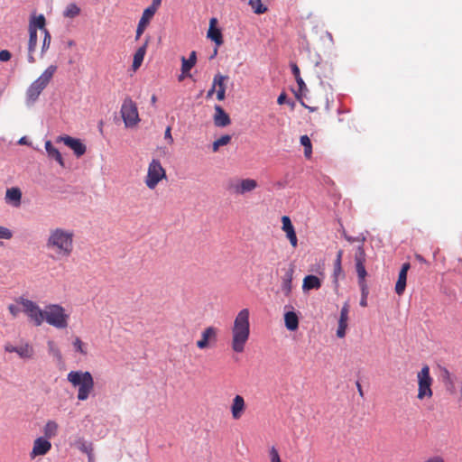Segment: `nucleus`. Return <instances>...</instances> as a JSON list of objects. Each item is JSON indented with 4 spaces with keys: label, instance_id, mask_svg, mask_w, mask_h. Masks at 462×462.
Masks as SVG:
<instances>
[{
    "label": "nucleus",
    "instance_id": "obj_1",
    "mask_svg": "<svg viewBox=\"0 0 462 462\" xmlns=\"http://www.w3.org/2000/svg\"><path fill=\"white\" fill-rule=\"evenodd\" d=\"M74 231L63 227L51 228L46 239V248L57 259L69 258L74 250Z\"/></svg>",
    "mask_w": 462,
    "mask_h": 462
},
{
    "label": "nucleus",
    "instance_id": "obj_2",
    "mask_svg": "<svg viewBox=\"0 0 462 462\" xmlns=\"http://www.w3.org/2000/svg\"><path fill=\"white\" fill-rule=\"evenodd\" d=\"M250 311L242 309L236 316L231 328V348L235 353H243L250 337Z\"/></svg>",
    "mask_w": 462,
    "mask_h": 462
},
{
    "label": "nucleus",
    "instance_id": "obj_3",
    "mask_svg": "<svg viewBox=\"0 0 462 462\" xmlns=\"http://www.w3.org/2000/svg\"><path fill=\"white\" fill-rule=\"evenodd\" d=\"M67 380L75 388H78L77 398L79 401H86L94 392L95 382L88 371H70L67 375Z\"/></svg>",
    "mask_w": 462,
    "mask_h": 462
},
{
    "label": "nucleus",
    "instance_id": "obj_4",
    "mask_svg": "<svg viewBox=\"0 0 462 462\" xmlns=\"http://www.w3.org/2000/svg\"><path fill=\"white\" fill-rule=\"evenodd\" d=\"M43 322L58 328L64 329L69 326V314L60 304H49L43 310Z\"/></svg>",
    "mask_w": 462,
    "mask_h": 462
},
{
    "label": "nucleus",
    "instance_id": "obj_5",
    "mask_svg": "<svg viewBox=\"0 0 462 462\" xmlns=\"http://www.w3.org/2000/svg\"><path fill=\"white\" fill-rule=\"evenodd\" d=\"M57 71L56 65H50L38 79H36L26 90L28 103H34L43 89L48 86Z\"/></svg>",
    "mask_w": 462,
    "mask_h": 462
},
{
    "label": "nucleus",
    "instance_id": "obj_6",
    "mask_svg": "<svg viewBox=\"0 0 462 462\" xmlns=\"http://www.w3.org/2000/svg\"><path fill=\"white\" fill-rule=\"evenodd\" d=\"M417 399L420 401L430 399L433 396V378L430 375V370L428 365H423L421 369L417 373Z\"/></svg>",
    "mask_w": 462,
    "mask_h": 462
},
{
    "label": "nucleus",
    "instance_id": "obj_7",
    "mask_svg": "<svg viewBox=\"0 0 462 462\" xmlns=\"http://www.w3.org/2000/svg\"><path fill=\"white\" fill-rule=\"evenodd\" d=\"M166 171L158 159H152L147 169L144 183L150 189H154L159 182L166 179Z\"/></svg>",
    "mask_w": 462,
    "mask_h": 462
},
{
    "label": "nucleus",
    "instance_id": "obj_8",
    "mask_svg": "<svg viewBox=\"0 0 462 462\" xmlns=\"http://www.w3.org/2000/svg\"><path fill=\"white\" fill-rule=\"evenodd\" d=\"M120 114L125 127H134L140 122L137 106L130 97L124 99Z\"/></svg>",
    "mask_w": 462,
    "mask_h": 462
},
{
    "label": "nucleus",
    "instance_id": "obj_9",
    "mask_svg": "<svg viewBox=\"0 0 462 462\" xmlns=\"http://www.w3.org/2000/svg\"><path fill=\"white\" fill-rule=\"evenodd\" d=\"M17 301L23 306V311L35 326L39 327L43 323V310H41L35 302L24 298H20Z\"/></svg>",
    "mask_w": 462,
    "mask_h": 462
},
{
    "label": "nucleus",
    "instance_id": "obj_10",
    "mask_svg": "<svg viewBox=\"0 0 462 462\" xmlns=\"http://www.w3.org/2000/svg\"><path fill=\"white\" fill-rule=\"evenodd\" d=\"M257 181L254 179H238L229 181L227 189L236 195L251 192L257 188Z\"/></svg>",
    "mask_w": 462,
    "mask_h": 462
},
{
    "label": "nucleus",
    "instance_id": "obj_11",
    "mask_svg": "<svg viewBox=\"0 0 462 462\" xmlns=\"http://www.w3.org/2000/svg\"><path fill=\"white\" fill-rule=\"evenodd\" d=\"M4 348L7 353H16L17 356L23 360L32 359L35 355L33 346L27 341H22L18 346L6 343Z\"/></svg>",
    "mask_w": 462,
    "mask_h": 462
},
{
    "label": "nucleus",
    "instance_id": "obj_12",
    "mask_svg": "<svg viewBox=\"0 0 462 462\" xmlns=\"http://www.w3.org/2000/svg\"><path fill=\"white\" fill-rule=\"evenodd\" d=\"M217 328L213 326L205 328L201 332L200 338L196 343L197 347L204 350L214 346L217 342Z\"/></svg>",
    "mask_w": 462,
    "mask_h": 462
},
{
    "label": "nucleus",
    "instance_id": "obj_13",
    "mask_svg": "<svg viewBox=\"0 0 462 462\" xmlns=\"http://www.w3.org/2000/svg\"><path fill=\"white\" fill-rule=\"evenodd\" d=\"M364 242L365 237L361 239V244L357 246L356 253H355V263H356V270L357 273L359 283L363 284L365 282V279L367 275L366 270H365V259L366 254L364 249Z\"/></svg>",
    "mask_w": 462,
    "mask_h": 462
},
{
    "label": "nucleus",
    "instance_id": "obj_14",
    "mask_svg": "<svg viewBox=\"0 0 462 462\" xmlns=\"http://www.w3.org/2000/svg\"><path fill=\"white\" fill-rule=\"evenodd\" d=\"M51 449V443L49 439L43 437H38L34 439L32 451L30 452L31 459L37 457L45 456Z\"/></svg>",
    "mask_w": 462,
    "mask_h": 462
},
{
    "label": "nucleus",
    "instance_id": "obj_15",
    "mask_svg": "<svg viewBox=\"0 0 462 462\" xmlns=\"http://www.w3.org/2000/svg\"><path fill=\"white\" fill-rule=\"evenodd\" d=\"M57 142H62L66 146L69 147L77 157L82 156L87 151L86 145L79 139L69 135L58 137Z\"/></svg>",
    "mask_w": 462,
    "mask_h": 462
},
{
    "label": "nucleus",
    "instance_id": "obj_16",
    "mask_svg": "<svg viewBox=\"0 0 462 462\" xmlns=\"http://www.w3.org/2000/svg\"><path fill=\"white\" fill-rule=\"evenodd\" d=\"M246 409L245 399L242 395H236L232 400L230 411L234 420H240Z\"/></svg>",
    "mask_w": 462,
    "mask_h": 462
},
{
    "label": "nucleus",
    "instance_id": "obj_17",
    "mask_svg": "<svg viewBox=\"0 0 462 462\" xmlns=\"http://www.w3.org/2000/svg\"><path fill=\"white\" fill-rule=\"evenodd\" d=\"M282 229L286 233V236L289 239L291 246L293 248H296L298 245V239H297L294 226L291 221V218L288 216H283L282 217Z\"/></svg>",
    "mask_w": 462,
    "mask_h": 462
},
{
    "label": "nucleus",
    "instance_id": "obj_18",
    "mask_svg": "<svg viewBox=\"0 0 462 462\" xmlns=\"http://www.w3.org/2000/svg\"><path fill=\"white\" fill-rule=\"evenodd\" d=\"M411 268L410 263H404L399 272L398 279L395 284V292L399 296L402 295L406 288L407 273Z\"/></svg>",
    "mask_w": 462,
    "mask_h": 462
},
{
    "label": "nucleus",
    "instance_id": "obj_19",
    "mask_svg": "<svg viewBox=\"0 0 462 462\" xmlns=\"http://www.w3.org/2000/svg\"><path fill=\"white\" fill-rule=\"evenodd\" d=\"M348 313H349V305L346 302L340 311V317L338 320V327L337 329V336L339 338H342L346 336V330L347 328V320H348Z\"/></svg>",
    "mask_w": 462,
    "mask_h": 462
},
{
    "label": "nucleus",
    "instance_id": "obj_20",
    "mask_svg": "<svg viewBox=\"0 0 462 462\" xmlns=\"http://www.w3.org/2000/svg\"><path fill=\"white\" fill-rule=\"evenodd\" d=\"M215 114L213 116V121L216 126L225 127L231 124V119L228 114L218 105H216Z\"/></svg>",
    "mask_w": 462,
    "mask_h": 462
},
{
    "label": "nucleus",
    "instance_id": "obj_21",
    "mask_svg": "<svg viewBox=\"0 0 462 462\" xmlns=\"http://www.w3.org/2000/svg\"><path fill=\"white\" fill-rule=\"evenodd\" d=\"M38 42V34L37 31L35 30L34 26H29V41H28V62L29 63H34L35 58H34V51L36 50Z\"/></svg>",
    "mask_w": 462,
    "mask_h": 462
},
{
    "label": "nucleus",
    "instance_id": "obj_22",
    "mask_svg": "<svg viewBox=\"0 0 462 462\" xmlns=\"http://www.w3.org/2000/svg\"><path fill=\"white\" fill-rule=\"evenodd\" d=\"M214 88H216L217 98L219 101H222L226 97V81L228 77L217 73L214 76Z\"/></svg>",
    "mask_w": 462,
    "mask_h": 462
},
{
    "label": "nucleus",
    "instance_id": "obj_23",
    "mask_svg": "<svg viewBox=\"0 0 462 462\" xmlns=\"http://www.w3.org/2000/svg\"><path fill=\"white\" fill-rule=\"evenodd\" d=\"M5 202L14 208H19L22 202V191L17 187L7 189L5 197Z\"/></svg>",
    "mask_w": 462,
    "mask_h": 462
},
{
    "label": "nucleus",
    "instance_id": "obj_24",
    "mask_svg": "<svg viewBox=\"0 0 462 462\" xmlns=\"http://www.w3.org/2000/svg\"><path fill=\"white\" fill-rule=\"evenodd\" d=\"M217 19L211 18L209 21V28L208 31V37L213 41L218 47L223 44V36L221 31L216 27Z\"/></svg>",
    "mask_w": 462,
    "mask_h": 462
},
{
    "label": "nucleus",
    "instance_id": "obj_25",
    "mask_svg": "<svg viewBox=\"0 0 462 462\" xmlns=\"http://www.w3.org/2000/svg\"><path fill=\"white\" fill-rule=\"evenodd\" d=\"M294 273V267L291 264L282 278V291L288 296L291 291V282Z\"/></svg>",
    "mask_w": 462,
    "mask_h": 462
},
{
    "label": "nucleus",
    "instance_id": "obj_26",
    "mask_svg": "<svg viewBox=\"0 0 462 462\" xmlns=\"http://www.w3.org/2000/svg\"><path fill=\"white\" fill-rule=\"evenodd\" d=\"M147 46L148 40H146L145 42L141 47H139L134 54L132 68L134 71L141 67L146 53Z\"/></svg>",
    "mask_w": 462,
    "mask_h": 462
},
{
    "label": "nucleus",
    "instance_id": "obj_27",
    "mask_svg": "<svg viewBox=\"0 0 462 462\" xmlns=\"http://www.w3.org/2000/svg\"><path fill=\"white\" fill-rule=\"evenodd\" d=\"M321 287V281L316 275H307L303 279V291L318 290Z\"/></svg>",
    "mask_w": 462,
    "mask_h": 462
},
{
    "label": "nucleus",
    "instance_id": "obj_28",
    "mask_svg": "<svg viewBox=\"0 0 462 462\" xmlns=\"http://www.w3.org/2000/svg\"><path fill=\"white\" fill-rule=\"evenodd\" d=\"M197 62V53L195 51H192L189 54V59H186L184 56L181 57V72L183 74H188L190 69L196 65Z\"/></svg>",
    "mask_w": 462,
    "mask_h": 462
},
{
    "label": "nucleus",
    "instance_id": "obj_29",
    "mask_svg": "<svg viewBox=\"0 0 462 462\" xmlns=\"http://www.w3.org/2000/svg\"><path fill=\"white\" fill-rule=\"evenodd\" d=\"M45 150L50 158L54 159L60 166L64 167L63 158L57 148H55L51 141L45 142Z\"/></svg>",
    "mask_w": 462,
    "mask_h": 462
},
{
    "label": "nucleus",
    "instance_id": "obj_30",
    "mask_svg": "<svg viewBox=\"0 0 462 462\" xmlns=\"http://www.w3.org/2000/svg\"><path fill=\"white\" fill-rule=\"evenodd\" d=\"M58 429H59V425L56 421L51 420H48L43 427V430H42L43 436L42 437L46 438L47 439L50 440L51 439L57 436Z\"/></svg>",
    "mask_w": 462,
    "mask_h": 462
},
{
    "label": "nucleus",
    "instance_id": "obj_31",
    "mask_svg": "<svg viewBox=\"0 0 462 462\" xmlns=\"http://www.w3.org/2000/svg\"><path fill=\"white\" fill-rule=\"evenodd\" d=\"M284 322L287 329L294 331L299 327V318L294 311H288L284 314Z\"/></svg>",
    "mask_w": 462,
    "mask_h": 462
},
{
    "label": "nucleus",
    "instance_id": "obj_32",
    "mask_svg": "<svg viewBox=\"0 0 462 462\" xmlns=\"http://www.w3.org/2000/svg\"><path fill=\"white\" fill-rule=\"evenodd\" d=\"M47 346L49 354L58 362H62V355L57 344L52 340H49Z\"/></svg>",
    "mask_w": 462,
    "mask_h": 462
},
{
    "label": "nucleus",
    "instance_id": "obj_33",
    "mask_svg": "<svg viewBox=\"0 0 462 462\" xmlns=\"http://www.w3.org/2000/svg\"><path fill=\"white\" fill-rule=\"evenodd\" d=\"M249 5L253 11L257 14H262L267 12V6L263 4L262 0H249Z\"/></svg>",
    "mask_w": 462,
    "mask_h": 462
},
{
    "label": "nucleus",
    "instance_id": "obj_34",
    "mask_svg": "<svg viewBox=\"0 0 462 462\" xmlns=\"http://www.w3.org/2000/svg\"><path fill=\"white\" fill-rule=\"evenodd\" d=\"M300 141V144L304 147L305 157L310 159L312 154V144L310 137L308 135H301Z\"/></svg>",
    "mask_w": 462,
    "mask_h": 462
},
{
    "label": "nucleus",
    "instance_id": "obj_35",
    "mask_svg": "<svg viewBox=\"0 0 462 462\" xmlns=\"http://www.w3.org/2000/svg\"><path fill=\"white\" fill-rule=\"evenodd\" d=\"M74 350L82 356L88 355L87 344L84 343L79 337H76L72 342Z\"/></svg>",
    "mask_w": 462,
    "mask_h": 462
},
{
    "label": "nucleus",
    "instance_id": "obj_36",
    "mask_svg": "<svg viewBox=\"0 0 462 462\" xmlns=\"http://www.w3.org/2000/svg\"><path fill=\"white\" fill-rule=\"evenodd\" d=\"M80 14V8L76 4H69L63 12V15L67 18H74Z\"/></svg>",
    "mask_w": 462,
    "mask_h": 462
},
{
    "label": "nucleus",
    "instance_id": "obj_37",
    "mask_svg": "<svg viewBox=\"0 0 462 462\" xmlns=\"http://www.w3.org/2000/svg\"><path fill=\"white\" fill-rule=\"evenodd\" d=\"M291 72L297 81L300 90L306 88V84L304 83L302 78L300 77V69H299L298 65L296 63H291Z\"/></svg>",
    "mask_w": 462,
    "mask_h": 462
},
{
    "label": "nucleus",
    "instance_id": "obj_38",
    "mask_svg": "<svg viewBox=\"0 0 462 462\" xmlns=\"http://www.w3.org/2000/svg\"><path fill=\"white\" fill-rule=\"evenodd\" d=\"M231 136L229 134L222 135L220 138L217 139L212 143V151L214 152H217L219 147L226 145L230 143Z\"/></svg>",
    "mask_w": 462,
    "mask_h": 462
},
{
    "label": "nucleus",
    "instance_id": "obj_39",
    "mask_svg": "<svg viewBox=\"0 0 462 462\" xmlns=\"http://www.w3.org/2000/svg\"><path fill=\"white\" fill-rule=\"evenodd\" d=\"M34 26L35 30L37 31V28L42 29L44 31L45 28V17L42 14H40L37 17H33L30 21L29 26Z\"/></svg>",
    "mask_w": 462,
    "mask_h": 462
},
{
    "label": "nucleus",
    "instance_id": "obj_40",
    "mask_svg": "<svg viewBox=\"0 0 462 462\" xmlns=\"http://www.w3.org/2000/svg\"><path fill=\"white\" fill-rule=\"evenodd\" d=\"M154 14L155 13L152 12V9L145 8L139 20V23L148 26Z\"/></svg>",
    "mask_w": 462,
    "mask_h": 462
},
{
    "label": "nucleus",
    "instance_id": "obj_41",
    "mask_svg": "<svg viewBox=\"0 0 462 462\" xmlns=\"http://www.w3.org/2000/svg\"><path fill=\"white\" fill-rule=\"evenodd\" d=\"M43 32H44V38H43L42 45V54L50 48L51 41V33L49 32V31L47 29H44Z\"/></svg>",
    "mask_w": 462,
    "mask_h": 462
},
{
    "label": "nucleus",
    "instance_id": "obj_42",
    "mask_svg": "<svg viewBox=\"0 0 462 462\" xmlns=\"http://www.w3.org/2000/svg\"><path fill=\"white\" fill-rule=\"evenodd\" d=\"M13 236V233L7 227L0 226V239H11Z\"/></svg>",
    "mask_w": 462,
    "mask_h": 462
},
{
    "label": "nucleus",
    "instance_id": "obj_43",
    "mask_svg": "<svg viewBox=\"0 0 462 462\" xmlns=\"http://www.w3.org/2000/svg\"><path fill=\"white\" fill-rule=\"evenodd\" d=\"M271 462H282L278 450L273 447L270 449Z\"/></svg>",
    "mask_w": 462,
    "mask_h": 462
},
{
    "label": "nucleus",
    "instance_id": "obj_44",
    "mask_svg": "<svg viewBox=\"0 0 462 462\" xmlns=\"http://www.w3.org/2000/svg\"><path fill=\"white\" fill-rule=\"evenodd\" d=\"M146 27H147L146 25L138 23V25H137V28H136V33H135V40L140 39V37L142 36V34L145 31Z\"/></svg>",
    "mask_w": 462,
    "mask_h": 462
},
{
    "label": "nucleus",
    "instance_id": "obj_45",
    "mask_svg": "<svg viewBox=\"0 0 462 462\" xmlns=\"http://www.w3.org/2000/svg\"><path fill=\"white\" fill-rule=\"evenodd\" d=\"M11 52L7 50L0 51V61H8L11 59Z\"/></svg>",
    "mask_w": 462,
    "mask_h": 462
},
{
    "label": "nucleus",
    "instance_id": "obj_46",
    "mask_svg": "<svg viewBox=\"0 0 462 462\" xmlns=\"http://www.w3.org/2000/svg\"><path fill=\"white\" fill-rule=\"evenodd\" d=\"M164 138H165V140H167L169 144H172L173 143V138H172V135H171V129L170 126H168L166 128V130H165Z\"/></svg>",
    "mask_w": 462,
    "mask_h": 462
},
{
    "label": "nucleus",
    "instance_id": "obj_47",
    "mask_svg": "<svg viewBox=\"0 0 462 462\" xmlns=\"http://www.w3.org/2000/svg\"><path fill=\"white\" fill-rule=\"evenodd\" d=\"M162 4V0H152V3L150 6H148V9H152V12L156 13L158 8L160 7Z\"/></svg>",
    "mask_w": 462,
    "mask_h": 462
},
{
    "label": "nucleus",
    "instance_id": "obj_48",
    "mask_svg": "<svg viewBox=\"0 0 462 462\" xmlns=\"http://www.w3.org/2000/svg\"><path fill=\"white\" fill-rule=\"evenodd\" d=\"M8 310L13 317H16L20 313V309L16 305H14V304H10L8 306Z\"/></svg>",
    "mask_w": 462,
    "mask_h": 462
},
{
    "label": "nucleus",
    "instance_id": "obj_49",
    "mask_svg": "<svg viewBox=\"0 0 462 462\" xmlns=\"http://www.w3.org/2000/svg\"><path fill=\"white\" fill-rule=\"evenodd\" d=\"M342 272L341 262L335 261L334 263V274L337 276Z\"/></svg>",
    "mask_w": 462,
    "mask_h": 462
},
{
    "label": "nucleus",
    "instance_id": "obj_50",
    "mask_svg": "<svg viewBox=\"0 0 462 462\" xmlns=\"http://www.w3.org/2000/svg\"><path fill=\"white\" fill-rule=\"evenodd\" d=\"M360 305L362 307H366L367 306L366 292H365V289L364 286H363V292H362V298H361V300H360Z\"/></svg>",
    "mask_w": 462,
    "mask_h": 462
},
{
    "label": "nucleus",
    "instance_id": "obj_51",
    "mask_svg": "<svg viewBox=\"0 0 462 462\" xmlns=\"http://www.w3.org/2000/svg\"><path fill=\"white\" fill-rule=\"evenodd\" d=\"M286 98H287V95H286L284 92H282V93L278 97V98H277V103H278L279 105H283V104L285 103Z\"/></svg>",
    "mask_w": 462,
    "mask_h": 462
},
{
    "label": "nucleus",
    "instance_id": "obj_52",
    "mask_svg": "<svg viewBox=\"0 0 462 462\" xmlns=\"http://www.w3.org/2000/svg\"><path fill=\"white\" fill-rule=\"evenodd\" d=\"M425 462H445L444 459L439 456H435L428 458Z\"/></svg>",
    "mask_w": 462,
    "mask_h": 462
},
{
    "label": "nucleus",
    "instance_id": "obj_53",
    "mask_svg": "<svg viewBox=\"0 0 462 462\" xmlns=\"http://www.w3.org/2000/svg\"><path fill=\"white\" fill-rule=\"evenodd\" d=\"M345 238L350 242V243H354V242H356V241H359L361 243V239H359L358 237H352V236H349L347 235H345Z\"/></svg>",
    "mask_w": 462,
    "mask_h": 462
},
{
    "label": "nucleus",
    "instance_id": "obj_54",
    "mask_svg": "<svg viewBox=\"0 0 462 462\" xmlns=\"http://www.w3.org/2000/svg\"><path fill=\"white\" fill-rule=\"evenodd\" d=\"M356 388H357V391H358V393L361 397L364 396V392H363V389H362V385L359 382H356Z\"/></svg>",
    "mask_w": 462,
    "mask_h": 462
},
{
    "label": "nucleus",
    "instance_id": "obj_55",
    "mask_svg": "<svg viewBox=\"0 0 462 462\" xmlns=\"http://www.w3.org/2000/svg\"><path fill=\"white\" fill-rule=\"evenodd\" d=\"M82 450L88 452V462H94V457H93V455H92L91 451L88 452L86 447H84L82 448Z\"/></svg>",
    "mask_w": 462,
    "mask_h": 462
},
{
    "label": "nucleus",
    "instance_id": "obj_56",
    "mask_svg": "<svg viewBox=\"0 0 462 462\" xmlns=\"http://www.w3.org/2000/svg\"><path fill=\"white\" fill-rule=\"evenodd\" d=\"M216 88H214V83L212 84V88L208 91L207 97H212V95L215 93Z\"/></svg>",
    "mask_w": 462,
    "mask_h": 462
},
{
    "label": "nucleus",
    "instance_id": "obj_57",
    "mask_svg": "<svg viewBox=\"0 0 462 462\" xmlns=\"http://www.w3.org/2000/svg\"><path fill=\"white\" fill-rule=\"evenodd\" d=\"M343 251L339 250L337 254V257L335 261L342 262Z\"/></svg>",
    "mask_w": 462,
    "mask_h": 462
},
{
    "label": "nucleus",
    "instance_id": "obj_58",
    "mask_svg": "<svg viewBox=\"0 0 462 462\" xmlns=\"http://www.w3.org/2000/svg\"><path fill=\"white\" fill-rule=\"evenodd\" d=\"M444 374H445V379H446L447 381H448L450 383H452L451 379H450V374H449V372H448V370H445Z\"/></svg>",
    "mask_w": 462,
    "mask_h": 462
},
{
    "label": "nucleus",
    "instance_id": "obj_59",
    "mask_svg": "<svg viewBox=\"0 0 462 462\" xmlns=\"http://www.w3.org/2000/svg\"><path fill=\"white\" fill-rule=\"evenodd\" d=\"M189 76H190L189 72L188 74H183V72H181V74L179 76V81H181V80H183V79L185 77H189Z\"/></svg>",
    "mask_w": 462,
    "mask_h": 462
},
{
    "label": "nucleus",
    "instance_id": "obj_60",
    "mask_svg": "<svg viewBox=\"0 0 462 462\" xmlns=\"http://www.w3.org/2000/svg\"><path fill=\"white\" fill-rule=\"evenodd\" d=\"M18 143H19V144H26V143H27L26 138H25V137H22V138L18 141Z\"/></svg>",
    "mask_w": 462,
    "mask_h": 462
},
{
    "label": "nucleus",
    "instance_id": "obj_61",
    "mask_svg": "<svg viewBox=\"0 0 462 462\" xmlns=\"http://www.w3.org/2000/svg\"><path fill=\"white\" fill-rule=\"evenodd\" d=\"M156 100H157L156 96H155V95H152V98H151L152 103V104H154V103L156 102Z\"/></svg>",
    "mask_w": 462,
    "mask_h": 462
},
{
    "label": "nucleus",
    "instance_id": "obj_62",
    "mask_svg": "<svg viewBox=\"0 0 462 462\" xmlns=\"http://www.w3.org/2000/svg\"><path fill=\"white\" fill-rule=\"evenodd\" d=\"M417 259H418L419 261H420V262H422V261H423V258H422L420 255H417Z\"/></svg>",
    "mask_w": 462,
    "mask_h": 462
},
{
    "label": "nucleus",
    "instance_id": "obj_63",
    "mask_svg": "<svg viewBox=\"0 0 462 462\" xmlns=\"http://www.w3.org/2000/svg\"><path fill=\"white\" fill-rule=\"evenodd\" d=\"M310 111H314L313 107H308Z\"/></svg>",
    "mask_w": 462,
    "mask_h": 462
}]
</instances>
